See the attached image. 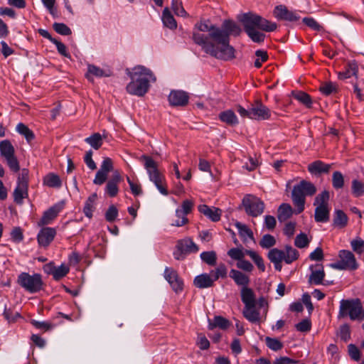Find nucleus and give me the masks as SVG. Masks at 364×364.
Returning <instances> with one entry per match:
<instances>
[{"mask_svg":"<svg viewBox=\"0 0 364 364\" xmlns=\"http://www.w3.org/2000/svg\"><path fill=\"white\" fill-rule=\"evenodd\" d=\"M63 208V203H56L50 207L44 212L40 220V224L43 225L50 224L57 217Z\"/></svg>","mask_w":364,"mask_h":364,"instance_id":"20","label":"nucleus"},{"mask_svg":"<svg viewBox=\"0 0 364 364\" xmlns=\"http://www.w3.org/2000/svg\"><path fill=\"white\" fill-rule=\"evenodd\" d=\"M114 166L112 160L106 157L102 161L100 168L97 171L93 183L96 185H102L107 179L108 173L113 171Z\"/></svg>","mask_w":364,"mask_h":364,"instance_id":"12","label":"nucleus"},{"mask_svg":"<svg viewBox=\"0 0 364 364\" xmlns=\"http://www.w3.org/2000/svg\"><path fill=\"white\" fill-rule=\"evenodd\" d=\"M18 132L25 136L28 141H31L34 139L33 132L24 124L19 123L16 127Z\"/></svg>","mask_w":364,"mask_h":364,"instance_id":"47","label":"nucleus"},{"mask_svg":"<svg viewBox=\"0 0 364 364\" xmlns=\"http://www.w3.org/2000/svg\"><path fill=\"white\" fill-rule=\"evenodd\" d=\"M271 117L270 109L257 100L250 107V119L255 120H267Z\"/></svg>","mask_w":364,"mask_h":364,"instance_id":"13","label":"nucleus"},{"mask_svg":"<svg viewBox=\"0 0 364 364\" xmlns=\"http://www.w3.org/2000/svg\"><path fill=\"white\" fill-rule=\"evenodd\" d=\"M330 218V210L328 207H316L314 219L317 223H326Z\"/></svg>","mask_w":364,"mask_h":364,"instance_id":"30","label":"nucleus"},{"mask_svg":"<svg viewBox=\"0 0 364 364\" xmlns=\"http://www.w3.org/2000/svg\"><path fill=\"white\" fill-rule=\"evenodd\" d=\"M329 198V192L326 190H324L316 196L314 205L316 207H328Z\"/></svg>","mask_w":364,"mask_h":364,"instance_id":"37","label":"nucleus"},{"mask_svg":"<svg viewBox=\"0 0 364 364\" xmlns=\"http://www.w3.org/2000/svg\"><path fill=\"white\" fill-rule=\"evenodd\" d=\"M123 178L118 170H115L111 178L107 182L105 186V193L109 197H115L119 193V183L122 181Z\"/></svg>","mask_w":364,"mask_h":364,"instance_id":"16","label":"nucleus"},{"mask_svg":"<svg viewBox=\"0 0 364 364\" xmlns=\"http://www.w3.org/2000/svg\"><path fill=\"white\" fill-rule=\"evenodd\" d=\"M316 191L314 184L306 180H301L293 187L291 197L296 214H299L304 210L306 197L313 196Z\"/></svg>","mask_w":364,"mask_h":364,"instance_id":"4","label":"nucleus"},{"mask_svg":"<svg viewBox=\"0 0 364 364\" xmlns=\"http://www.w3.org/2000/svg\"><path fill=\"white\" fill-rule=\"evenodd\" d=\"M348 352L350 358L353 360L358 361L360 359V351L354 344H349L348 346Z\"/></svg>","mask_w":364,"mask_h":364,"instance_id":"63","label":"nucleus"},{"mask_svg":"<svg viewBox=\"0 0 364 364\" xmlns=\"http://www.w3.org/2000/svg\"><path fill=\"white\" fill-rule=\"evenodd\" d=\"M339 260L330 264V267L338 270H355L358 267L355 255L349 250H342L338 253Z\"/></svg>","mask_w":364,"mask_h":364,"instance_id":"11","label":"nucleus"},{"mask_svg":"<svg viewBox=\"0 0 364 364\" xmlns=\"http://www.w3.org/2000/svg\"><path fill=\"white\" fill-rule=\"evenodd\" d=\"M293 97L299 102L305 105L306 107L310 108L312 105V100L310 95L304 92H296L292 93Z\"/></svg>","mask_w":364,"mask_h":364,"instance_id":"40","label":"nucleus"},{"mask_svg":"<svg viewBox=\"0 0 364 364\" xmlns=\"http://www.w3.org/2000/svg\"><path fill=\"white\" fill-rule=\"evenodd\" d=\"M295 210L289 203H282L277 210V218L280 222H284L291 217Z\"/></svg>","mask_w":364,"mask_h":364,"instance_id":"28","label":"nucleus"},{"mask_svg":"<svg viewBox=\"0 0 364 364\" xmlns=\"http://www.w3.org/2000/svg\"><path fill=\"white\" fill-rule=\"evenodd\" d=\"M348 223V217L341 210H337L335 212L333 218V225L338 228H344Z\"/></svg>","mask_w":364,"mask_h":364,"instance_id":"39","label":"nucleus"},{"mask_svg":"<svg viewBox=\"0 0 364 364\" xmlns=\"http://www.w3.org/2000/svg\"><path fill=\"white\" fill-rule=\"evenodd\" d=\"M230 277L238 286H242V287H247L250 283V279L248 276L234 269L230 270Z\"/></svg>","mask_w":364,"mask_h":364,"instance_id":"29","label":"nucleus"},{"mask_svg":"<svg viewBox=\"0 0 364 364\" xmlns=\"http://www.w3.org/2000/svg\"><path fill=\"white\" fill-rule=\"evenodd\" d=\"M53 28L55 32L60 35L68 36L72 33L71 29L63 23H54Z\"/></svg>","mask_w":364,"mask_h":364,"instance_id":"55","label":"nucleus"},{"mask_svg":"<svg viewBox=\"0 0 364 364\" xmlns=\"http://www.w3.org/2000/svg\"><path fill=\"white\" fill-rule=\"evenodd\" d=\"M69 272V267L64 264H62L59 267H55L53 273V279L55 280H59L67 275Z\"/></svg>","mask_w":364,"mask_h":364,"instance_id":"50","label":"nucleus"},{"mask_svg":"<svg viewBox=\"0 0 364 364\" xmlns=\"http://www.w3.org/2000/svg\"><path fill=\"white\" fill-rule=\"evenodd\" d=\"M242 205L245 213L252 217H257L262 215L265 208L264 202L259 198L251 194L244 196Z\"/></svg>","mask_w":364,"mask_h":364,"instance_id":"10","label":"nucleus"},{"mask_svg":"<svg viewBox=\"0 0 364 364\" xmlns=\"http://www.w3.org/2000/svg\"><path fill=\"white\" fill-rule=\"evenodd\" d=\"M276 244L275 238L269 234L264 235L259 241V245L263 248H270Z\"/></svg>","mask_w":364,"mask_h":364,"instance_id":"54","label":"nucleus"},{"mask_svg":"<svg viewBox=\"0 0 364 364\" xmlns=\"http://www.w3.org/2000/svg\"><path fill=\"white\" fill-rule=\"evenodd\" d=\"M230 325V321L224 317L218 316H215L213 321L209 320L208 328L213 330V328L218 327L223 330L227 329Z\"/></svg>","mask_w":364,"mask_h":364,"instance_id":"32","label":"nucleus"},{"mask_svg":"<svg viewBox=\"0 0 364 364\" xmlns=\"http://www.w3.org/2000/svg\"><path fill=\"white\" fill-rule=\"evenodd\" d=\"M265 341L267 347L274 351H277L283 347L282 342L277 338L266 337Z\"/></svg>","mask_w":364,"mask_h":364,"instance_id":"56","label":"nucleus"},{"mask_svg":"<svg viewBox=\"0 0 364 364\" xmlns=\"http://www.w3.org/2000/svg\"><path fill=\"white\" fill-rule=\"evenodd\" d=\"M28 187L17 184L13 193L15 203L19 205L23 203V198L28 197Z\"/></svg>","mask_w":364,"mask_h":364,"instance_id":"33","label":"nucleus"},{"mask_svg":"<svg viewBox=\"0 0 364 364\" xmlns=\"http://www.w3.org/2000/svg\"><path fill=\"white\" fill-rule=\"evenodd\" d=\"M127 71L131 82L127 85V91L134 95L144 96L149 89L150 82H155L156 77L148 68L142 65L135 66L132 71Z\"/></svg>","mask_w":364,"mask_h":364,"instance_id":"3","label":"nucleus"},{"mask_svg":"<svg viewBox=\"0 0 364 364\" xmlns=\"http://www.w3.org/2000/svg\"><path fill=\"white\" fill-rule=\"evenodd\" d=\"M319 90L325 95H329L332 93L336 92L338 90V85L335 82H328L323 84Z\"/></svg>","mask_w":364,"mask_h":364,"instance_id":"49","label":"nucleus"},{"mask_svg":"<svg viewBox=\"0 0 364 364\" xmlns=\"http://www.w3.org/2000/svg\"><path fill=\"white\" fill-rule=\"evenodd\" d=\"M316 269H313V267H311V273L309 277V283L311 284H325L327 285L328 283H323L325 277V272L323 267L321 264H316L315 266Z\"/></svg>","mask_w":364,"mask_h":364,"instance_id":"21","label":"nucleus"},{"mask_svg":"<svg viewBox=\"0 0 364 364\" xmlns=\"http://www.w3.org/2000/svg\"><path fill=\"white\" fill-rule=\"evenodd\" d=\"M1 155L4 158L14 155V147L9 140H4L0 142Z\"/></svg>","mask_w":364,"mask_h":364,"instance_id":"38","label":"nucleus"},{"mask_svg":"<svg viewBox=\"0 0 364 364\" xmlns=\"http://www.w3.org/2000/svg\"><path fill=\"white\" fill-rule=\"evenodd\" d=\"M198 210L213 222H218L220 220L222 210L215 207H209L207 205H200L198 206Z\"/></svg>","mask_w":364,"mask_h":364,"instance_id":"22","label":"nucleus"},{"mask_svg":"<svg viewBox=\"0 0 364 364\" xmlns=\"http://www.w3.org/2000/svg\"><path fill=\"white\" fill-rule=\"evenodd\" d=\"M171 8L174 11L175 14L178 16H187L188 14L183 9L182 3L179 0H173L171 4Z\"/></svg>","mask_w":364,"mask_h":364,"instance_id":"52","label":"nucleus"},{"mask_svg":"<svg viewBox=\"0 0 364 364\" xmlns=\"http://www.w3.org/2000/svg\"><path fill=\"white\" fill-rule=\"evenodd\" d=\"M331 166L323 163L320 160L315 161L308 166V171L314 175H321L328 173L330 171Z\"/></svg>","mask_w":364,"mask_h":364,"instance_id":"23","label":"nucleus"},{"mask_svg":"<svg viewBox=\"0 0 364 364\" xmlns=\"http://www.w3.org/2000/svg\"><path fill=\"white\" fill-rule=\"evenodd\" d=\"M189 96L182 90H173L168 95V102L171 106H186L188 103Z\"/></svg>","mask_w":364,"mask_h":364,"instance_id":"18","label":"nucleus"},{"mask_svg":"<svg viewBox=\"0 0 364 364\" xmlns=\"http://www.w3.org/2000/svg\"><path fill=\"white\" fill-rule=\"evenodd\" d=\"M214 279L211 277L210 274H201L195 277L193 284L199 289H205L214 286Z\"/></svg>","mask_w":364,"mask_h":364,"instance_id":"24","label":"nucleus"},{"mask_svg":"<svg viewBox=\"0 0 364 364\" xmlns=\"http://www.w3.org/2000/svg\"><path fill=\"white\" fill-rule=\"evenodd\" d=\"M243 316L252 323H255L259 320V313L255 309V307H245Z\"/></svg>","mask_w":364,"mask_h":364,"instance_id":"42","label":"nucleus"},{"mask_svg":"<svg viewBox=\"0 0 364 364\" xmlns=\"http://www.w3.org/2000/svg\"><path fill=\"white\" fill-rule=\"evenodd\" d=\"M96 199L97 194L94 193L92 196H90L85 201L83 208V213L89 218H91L92 217V212L95 209L94 205Z\"/></svg>","mask_w":364,"mask_h":364,"instance_id":"36","label":"nucleus"},{"mask_svg":"<svg viewBox=\"0 0 364 364\" xmlns=\"http://www.w3.org/2000/svg\"><path fill=\"white\" fill-rule=\"evenodd\" d=\"M235 226L237 228L241 237L244 239H245L246 237L251 239L253 238V232L247 225L237 222L235 223Z\"/></svg>","mask_w":364,"mask_h":364,"instance_id":"51","label":"nucleus"},{"mask_svg":"<svg viewBox=\"0 0 364 364\" xmlns=\"http://www.w3.org/2000/svg\"><path fill=\"white\" fill-rule=\"evenodd\" d=\"M352 194L356 197H360L364 194V183L358 181V180H353L352 181Z\"/></svg>","mask_w":364,"mask_h":364,"instance_id":"48","label":"nucleus"},{"mask_svg":"<svg viewBox=\"0 0 364 364\" xmlns=\"http://www.w3.org/2000/svg\"><path fill=\"white\" fill-rule=\"evenodd\" d=\"M200 258L210 266H215L216 264L217 256L214 251L203 252L200 254Z\"/></svg>","mask_w":364,"mask_h":364,"instance_id":"45","label":"nucleus"},{"mask_svg":"<svg viewBox=\"0 0 364 364\" xmlns=\"http://www.w3.org/2000/svg\"><path fill=\"white\" fill-rule=\"evenodd\" d=\"M193 208V202L191 200H185L183 201L181 208L176 210V217H181V220H173L171 225L176 227H181L188 223V219L186 215L192 211Z\"/></svg>","mask_w":364,"mask_h":364,"instance_id":"14","label":"nucleus"},{"mask_svg":"<svg viewBox=\"0 0 364 364\" xmlns=\"http://www.w3.org/2000/svg\"><path fill=\"white\" fill-rule=\"evenodd\" d=\"M220 32L223 38H227L225 44H218V50L212 45L207 47L210 55L218 59L228 60L235 58V49L230 45V36H238L242 32L240 27L232 20H225L222 24Z\"/></svg>","mask_w":364,"mask_h":364,"instance_id":"2","label":"nucleus"},{"mask_svg":"<svg viewBox=\"0 0 364 364\" xmlns=\"http://www.w3.org/2000/svg\"><path fill=\"white\" fill-rule=\"evenodd\" d=\"M219 119L222 122L232 126L236 125L239 123L237 116L231 109H228L220 112L219 114Z\"/></svg>","mask_w":364,"mask_h":364,"instance_id":"31","label":"nucleus"},{"mask_svg":"<svg viewBox=\"0 0 364 364\" xmlns=\"http://www.w3.org/2000/svg\"><path fill=\"white\" fill-rule=\"evenodd\" d=\"M28 173L29 171L27 168H23L18 177L17 184L28 188Z\"/></svg>","mask_w":364,"mask_h":364,"instance_id":"61","label":"nucleus"},{"mask_svg":"<svg viewBox=\"0 0 364 364\" xmlns=\"http://www.w3.org/2000/svg\"><path fill=\"white\" fill-rule=\"evenodd\" d=\"M4 316L9 323L14 322L16 321L18 318L21 317L20 314L18 312H14L12 309L7 308L4 309Z\"/></svg>","mask_w":364,"mask_h":364,"instance_id":"64","label":"nucleus"},{"mask_svg":"<svg viewBox=\"0 0 364 364\" xmlns=\"http://www.w3.org/2000/svg\"><path fill=\"white\" fill-rule=\"evenodd\" d=\"M192 39L196 44L201 46L203 50L209 55L210 53L208 51L206 46L212 45L215 49L218 50V44L223 45L227 41V38H223L222 36L220 28L202 21L195 24Z\"/></svg>","mask_w":364,"mask_h":364,"instance_id":"1","label":"nucleus"},{"mask_svg":"<svg viewBox=\"0 0 364 364\" xmlns=\"http://www.w3.org/2000/svg\"><path fill=\"white\" fill-rule=\"evenodd\" d=\"M210 274L213 275V279H214L215 282L218 280L219 278H226L228 274V269L225 264L221 263L217 267V268H215L214 270H212Z\"/></svg>","mask_w":364,"mask_h":364,"instance_id":"44","label":"nucleus"},{"mask_svg":"<svg viewBox=\"0 0 364 364\" xmlns=\"http://www.w3.org/2000/svg\"><path fill=\"white\" fill-rule=\"evenodd\" d=\"M358 72V63L355 60H351L346 64L345 70L339 73L338 77L342 80L350 78L352 76L357 77Z\"/></svg>","mask_w":364,"mask_h":364,"instance_id":"26","label":"nucleus"},{"mask_svg":"<svg viewBox=\"0 0 364 364\" xmlns=\"http://www.w3.org/2000/svg\"><path fill=\"white\" fill-rule=\"evenodd\" d=\"M43 184L50 188H58L62 186V181L57 174L50 173L44 177Z\"/></svg>","mask_w":364,"mask_h":364,"instance_id":"34","label":"nucleus"},{"mask_svg":"<svg viewBox=\"0 0 364 364\" xmlns=\"http://www.w3.org/2000/svg\"><path fill=\"white\" fill-rule=\"evenodd\" d=\"M332 186L335 189H341L344 186V177L341 172L336 171L333 173Z\"/></svg>","mask_w":364,"mask_h":364,"instance_id":"46","label":"nucleus"},{"mask_svg":"<svg viewBox=\"0 0 364 364\" xmlns=\"http://www.w3.org/2000/svg\"><path fill=\"white\" fill-rule=\"evenodd\" d=\"M87 70H88V73L87 74V77L88 79H90V75H94V76L98 77H103V76H107V75H106L105 73V71L102 69H101L100 68L97 67L94 65H89Z\"/></svg>","mask_w":364,"mask_h":364,"instance_id":"59","label":"nucleus"},{"mask_svg":"<svg viewBox=\"0 0 364 364\" xmlns=\"http://www.w3.org/2000/svg\"><path fill=\"white\" fill-rule=\"evenodd\" d=\"M245 253L253 260L258 269L262 272L265 271V265L263 259L255 251L246 250Z\"/></svg>","mask_w":364,"mask_h":364,"instance_id":"43","label":"nucleus"},{"mask_svg":"<svg viewBox=\"0 0 364 364\" xmlns=\"http://www.w3.org/2000/svg\"><path fill=\"white\" fill-rule=\"evenodd\" d=\"M139 160L144 163L149 180L154 183L159 191L164 196H167L168 191L164 175L160 172L157 163L149 156L142 155Z\"/></svg>","mask_w":364,"mask_h":364,"instance_id":"6","label":"nucleus"},{"mask_svg":"<svg viewBox=\"0 0 364 364\" xmlns=\"http://www.w3.org/2000/svg\"><path fill=\"white\" fill-rule=\"evenodd\" d=\"M93 149L97 150L102 145V137L100 133H95L85 139Z\"/></svg>","mask_w":364,"mask_h":364,"instance_id":"41","label":"nucleus"},{"mask_svg":"<svg viewBox=\"0 0 364 364\" xmlns=\"http://www.w3.org/2000/svg\"><path fill=\"white\" fill-rule=\"evenodd\" d=\"M17 283L31 294L40 291L43 289L44 285L42 276L37 273L31 275L27 272H21L18 276Z\"/></svg>","mask_w":364,"mask_h":364,"instance_id":"8","label":"nucleus"},{"mask_svg":"<svg viewBox=\"0 0 364 364\" xmlns=\"http://www.w3.org/2000/svg\"><path fill=\"white\" fill-rule=\"evenodd\" d=\"M349 316L352 321L364 320V309L358 299H342L340 302L338 318Z\"/></svg>","mask_w":364,"mask_h":364,"instance_id":"7","label":"nucleus"},{"mask_svg":"<svg viewBox=\"0 0 364 364\" xmlns=\"http://www.w3.org/2000/svg\"><path fill=\"white\" fill-rule=\"evenodd\" d=\"M164 25L170 28L175 29L177 27V23L173 18V15L171 14L169 9L168 8H165L162 13L161 17Z\"/></svg>","mask_w":364,"mask_h":364,"instance_id":"35","label":"nucleus"},{"mask_svg":"<svg viewBox=\"0 0 364 364\" xmlns=\"http://www.w3.org/2000/svg\"><path fill=\"white\" fill-rule=\"evenodd\" d=\"M299 252L290 245H286L284 250H280L277 248L272 249L268 253V258L273 262H282L287 264H291L299 257Z\"/></svg>","mask_w":364,"mask_h":364,"instance_id":"9","label":"nucleus"},{"mask_svg":"<svg viewBox=\"0 0 364 364\" xmlns=\"http://www.w3.org/2000/svg\"><path fill=\"white\" fill-rule=\"evenodd\" d=\"M118 216V210L117 208L114 205H110L107 210L105 213V219L108 222H113L116 220L117 217Z\"/></svg>","mask_w":364,"mask_h":364,"instance_id":"62","label":"nucleus"},{"mask_svg":"<svg viewBox=\"0 0 364 364\" xmlns=\"http://www.w3.org/2000/svg\"><path fill=\"white\" fill-rule=\"evenodd\" d=\"M245 255V251L243 252L242 250L238 248H232L228 252V255L232 259L237 260V262L243 259Z\"/></svg>","mask_w":364,"mask_h":364,"instance_id":"60","label":"nucleus"},{"mask_svg":"<svg viewBox=\"0 0 364 364\" xmlns=\"http://www.w3.org/2000/svg\"><path fill=\"white\" fill-rule=\"evenodd\" d=\"M352 250L357 254L361 255L364 252V240L360 237H356L351 240Z\"/></svg>","mask_w":364,"mask_h":364,"instance_id":"53","label":"nucleus"},{"mask_svg":"<svg viewBox=\"0 0 364 364\" xmlns=\"http://www.w3.org/2000/svg\"><path fill=\"white\" fill-rule=\"evenodd\" d=\"M164 277L175 292L178 293L182 291L183 282L178 277L176 270L171 267H166L164 270Z\"/></svg>","mask_w":364,"mask_h":364,"instance_id":"15","label":"nucleus"},{"mask_svg":"<svg viewBox=\"0 0 364 364\" xmlns=\"http://www.w3.org/2000/svg\"><path fill=\"white\" fill-rule=\"evenodd\" d=\"M237 19L242 23L245 31L250 32L256 28L265 32H272L277 29V25L274 22L252 12L245 13L237 16Z\"/></svg>","mask_w":364,"mask_h":364,"instance_id":"5","label":"nucleus"},{"mask_svg":"<svg viewBox=\"0 0 364 364\" xmlns=\"http://www.w3.org/2000/svg\"><path fill=\"white\" fill-rule=\"evenodd\" d=\"M56 235L55 229L53 228H43L38 234V242L40 246L48 247L53 240Z\"/></svg>","mask_w":364,"mask_h":364,"instance_id":"19","label":"nucleus"},{"mask_svg":"<svg viewBox=\"0 0 364 364\" xmlns=\"http://www.w3.org/2000/svg\"><path fill=\"white\" fill-rule=\"evenodd\" d=\"M309 240L305 233L299 234L294 240V245L299 248H304L309 245Z\"/></svg>","mask_w":364,"mask_h":364,"instance_id":"57","label":"nucleus"},{"mask_svg":"<svg viewBox=\"0 0 364 364\" xmlns=\"http://www.w3.org/2000/svg\"><path fill=\"white\" fill-rule=\"evenodd\" d=\"M257 59L255 61V66L257 68L262 66V63L266 62L268 59L267 53L264 50H258L255 52Z\"/></svg>","mask_w":364,"mask_h":364,"instance_id":"58","label":"nucleus"},{"mask_svg":"<svg viewBox=\"0 0 364 364\" xmlns=\"http://www.w3.org/2000/svg\"><path fill=\"white\" fill-rule=\"evenodd\" d=\"M241 299L245 304V307H255L256 301L253 291L247 287H242L241 290Z\"/></svg>","mask_w":364,"mask_h":364,"instance_id":"27","label":"nucleus"},{"mask_svg":"<svg viewBox=\"0 0 364 364\" xmlns=\"http://www.w3.org/2000/svg\"><path fill=\"white\" fill-rule=\"evenodd\" d=\"M177 248L178 250L185 252L186 254L197 252L198 251L197 245L191 238H185L178 240L177 243Z\"/></svg>","mask_w":364,"mask_h":364,"instance_id":"25","label":"nucleus"},{"mask_svg":"<svg viewBox=\"0 0 364 364\" xmlns=\"http://www.w3.org/2000/svg\"><path fill=\"white\" fill-rule=\"evenodd\" d=\"M274 16L280 21H296L299 16L294 12L289 11L284 5L277 6L273 11Z\"/></svg>","mask_w":364,"mask_h":364,"instance_id":"17","label":"nucleus"}]
</instances>
